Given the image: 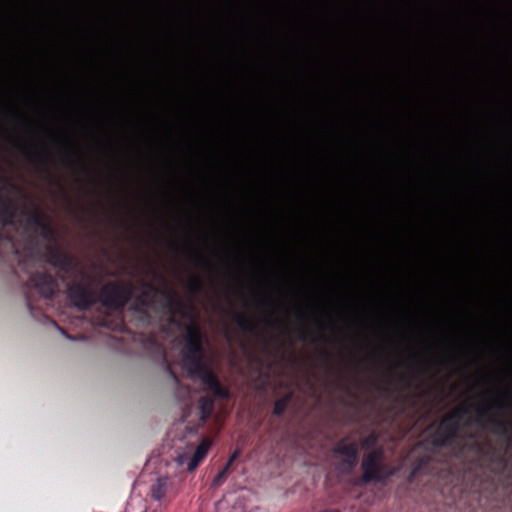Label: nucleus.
I'll return each mask as SVG.
<instances>
[{
    "mask_svg": "<svg viewBox=\"0 0 512 512\" xmlns=\"http://www.w3.org/2000/svg\"><path fill=\"white\" fill-rule=\"evenodd\" d=\"M100 324L113 330L120 329L124 325L121 317H117L113 322H110L107 318H103Z\"/></svg>",
    "mask_w": 512,
    "mask_h": 512,
    "instance_id": "a211bd4d",
    "label": "nucleus"
},
{
    "mask_svg": "<svg viewBox=\"0 0 512 512\" xmlns=\"http://www.w3.org/2000/svg\"><path fill=\"white\" fill-rule=\"evenodd\" d=\"M229 471H230V468H228V467H226V466H224V467L220 470V472H221L225 477H227V474L229 473Z\"/></svg>",
    "mask_w": 512,
    "mask_h": 512,
    "instance_id": "a878e982",
    "label": "nucleus"
},
{
    "mask_svg": "<svg viewBox=\"0 0 512 512\" xmlns=\"http://www.w3.org/2000/svg\"><path fill=\"white\" fill-rule=\"evenodd\" d=\"M2 180H3V179H2V178H0V181H2Z\"/></svg>",
    "mask_w": 512,
    "mask_h": 512,
    "instance_id": "c9c22d12",
    "label": "nucleus"
},
{
    "mask_svg": "<svg viewBox=\"0 0 512 512\" xmlns=\"http://www.w3.org/2000/svg\"><path fill=\"white\" fill-rule=\"evenodd\" d=\"M323 355H324L326 358H329V357H330V355H329L327 352H325V351L323 352Z\"/></svg>",
    "mask_w": 512,
    "mask_h": 512,
    "instance_id": "473e14b6",
    "label": "nucleus"
},
{
    "mask_svg": "<svg viewBox=\"0 0 512 512\" xmlns=\"http://www.w3.org/2000/svg\"><path fill=\"white\" fill-rule=\"evenodd\" d=\"M361 475L356 484L383 483L393 474L394 469L385 462V452L382 447L367 451L360 464Z\"/></svg>",
    "mask_w": 512,
    "mask_h": 512,
    "instance_id": "423d86ee",
    "label": "nucleus"
},
{
    "mask_svg": "<svg viewBox=\"0 0 512 512\" xmlns=\"http://www.w3.org/2000/svg\"><path fill=\"white\" fill-rule=\"evenodd\" d=\"M318 512H341V511L339 509L327 508V509L320 510Z\"/></svg>",
    "mask_w": 512,
    "mask_h": 512,
    "instance_id": "bb28decb",
    "label": "nucleus"
},
{
    "mask_svg": "<svg viewBox=\"0 0 512 512\" xmlns=\"http://www.w3.org/2000/svg\"><path fill=\"white\" fill-rule=\"evenodd\" d=\"M190 390H189V387L188 386H185V393L186 394H189Z\"/></svg>",
    "mask_w": 512,
    "mask_h": 512,
    "instance_id": "2f4dec72",
    "label": "nucleus"
},
{
    "mask_svg": "<svg viewBox=\"0 0 512 512\" xmlns=\"http://www.w3.org/2000/svg\"><path fill=\"white\" fill-rule=\"evenodd\" d=\"M25 301H26V306L27 308L32 311L33 307H32V303H31V300H30V297L29 295L27 294L26 297H25Z\"/></svg>",
    "mask_w": 512,
    "mask_h": 512,
    "instance_id": "393cba45",
    "label": "nucleus"
},
{
    "mask_svg": "<svg viewBox=\"0 0 512 512\" xmlns=\"http://www.w3.org/2000/svg\"><path fill=\"white\" fill-rule=\"evenodd\" d=\"M144 290L135 297L132 304V309L135 312L147 314L148 308H154L155 297L161 295L165 298V309L170 314L169 322L171 324H178L183 327L185 332V326L178 323L175 319L176 315L185 316L184 303L177 297L174 292L161 290L152 283H143Z\"/></svg>",
    "mask_w": 512,
    "mask_h": 512,
    "instance_id": "20e7f679",
    "label": "nucleus"
},
{
    "mask_svg": "<svg viewBox=\"0 0 512 512\" xmlns=\"http://www.w3.org/2000/svg\"><path fill=\"white\" fill-rule=\"evenodd\" d=\"M238 456H239V451H238V450L234 451V452L230 455V457H229V459H228L227 463H226L224 466H226V467H228V468H231V466L233 465V463L235 462V460L238 458Z\"/></svg>",
    "mask_w": 512,
    "mask_h": 512,
    "instance_id": "4be33fe9",
    "label": "nucleus"
},
{
    "mask_svg": "<svg viewBox=\"0 0 512 512\" xmlns=\"http://www.w3.org/2000/svg\"><path fill=\"white\" fill-rule=\"evenodd\" d=\"M471 448L479 453V454H486L488 455L489 453L492 454V456H494L495 460L499 462V464L504 468L506 463H505V459L501 456H495L494 455V450L492 448H489L486 452L484 451V447L481 443L477 442V441H474L471 445Z\"/></svg>",
    "mask_w": 512,
    "mask_h": 512,
    "instance_id": "2eb2a0df",
    "label": "nucleus"
},
{
    "mask_svg": "<svg viewBox=\"0 0 512 512\" xmlns=\"http://www.w3.org/2000/svg\"><path fill=\"white\" fill-rule=\"evenodd\" d=\"M46 262L65 275L77 273L79 279L67 284V297L80 310H86L99 303L108 311L121 314L134 296L131 283L121 280L108 281L96 293L91 288L92 277L82 269H78L77 258L60 246L48 243L45 246Z\"/></svg>",
    "mask_w": 512,
    "mask_h": 512,
    "instance_id": "f257e3e1",
    "label": "nucleus"
},
{
    "mask_svg": "<svg viewBox=\"0 0 512 512\" xmlns=\"http://www.w3.org/2000/svg\"><path fill=\"white\" fill-rule=\"evenodd\" d=\"M171 245H172L173 248L178 247V245L176 243H174V242H171Z\"/></svg>",
    "mask_w": 512,
    "mask_h": 512,
    "instance_id": "72a5a7b5",
    "label": "nucleus"
},
{
    "mask_svg": "<svg viewBox=\"0 0 512 512\" xmlns=\"http://www.w3.org/2000/svg\"><path fill=\"white\" fill-rule=\"evenodd\" d=\"M37 159L41 162H48L52 160V156L49 152L45 151L43 153L37 154Z\"/></svg>",
    "mask_w": 512,
    "mask_h": 512,
    "instance_id": "412c9836",
    "label": "nucleus"
},
{
    "mask_svg": "<svg viewBox=\"0 0 512 512\" xmlns=\"http://www.w3.org/2000/svg\"><path fill=\"white\" fill-rule=\"evenodd\" d=\"M377 444V436L374 433L369 434L361 441L362 448L368 449L369 451L372 449H376Z\"/></svg>",
    "mask_w": 512,
    "mask_h": 512,
    "instance_id": "f3484780",
    "label": "nucleus"
},
{
    "mask_svg": "<svg viewBox=\"0 0 512 512\" xmlns=\"http://www.w3.org/2000/svg\"><path fill=\"white\" fill-rule=\"evenodd\" d=\"M167 371L177 385H180V380L177 374L168 366Z\"/></svg>",
    "mask_w": 512,
    "mask_h": 512,
    "instance_id": "b1692460",
    "label": "nucleus"
},
{
    "mask_svg": "<svg viewBox=\"0 0 512 512\" xmlns=\"http://www.w3.org/2000/svg\"><path fill=\"white\" fill-rule=\"evenodd\" d=\"M60 144L64 145L67 148H70V144L67 141H61Z\"/></svg>",
    "mask_w": 512,
    "mask_h": 512,
    "instance_id": "cd10ccee",
    "label": "nucleus"
},
{
    "mask_svg": "<svg viewBox=\"0 0 512 512\" xmlns=\"http://www.w3.org/2000/svg\"><path fill=\"white\" fill-rule=\"evenodd\" d=\"M333 453L336 456H341V458L358 457V444L350 437H344L336 443Z\"/></svg>",
    "mask_w": 512,
    "mask_h": 512,
    "instance_id": "6e6552de",
    "label": "nucleus"
},
{
    "mask_svg": "<svg viewBox=\"0 0 512 512\" xmlns=\"http://www.w3.org/2000/svg\"><path fill=\"white\" fill-rule=\"evenodd\" d=\"M496 406L501 409L506 407V405L503 403H498Z\"/></svg>",
    "mask_w": 512,
    "mask_h": 512,
    "instance_id": "7c9ffc66",
    "label": "nucleus"
},
{
    "mask_svg": "<svg viewBox=\"0 0 512 512\" xmlns=\"http://www.w3.org/2000/svg\"><path fill=\"white\" fill-rule=\"evenodd\" d=\"M476 424L482 428H490L495 434L508 436L509 425L490 413V406L461 405L447 413L440 421L432 435L431 442L435 447H449L457 439H474V433L461 435V427L469 428Z\"/></svg>",
    "mask_w": 512,
    "mask_h": 512,
    "instance_id": "7ed1b4c3",
    "label": "nucleus"
},
{
    "mask_svg": "<svg viewBox=\"0 0 512 512\" xmlns=\"http://www.w3.org/2000/svg\"><path fill=\"white\" fill-rule=\"evenodd\" d=\"M69 149H70V150H72V151L74 152V154H77V151H75V150L72 148V146H71V145H70V148H69Z\"/></svg>",
    "mask_w": 512,
    "mask_h": 512,
    "instance_id": "f704fd0d",
    "label": "nucleus"
},
{
    "mask_svg": "<svg viewBox=\"0 0 512 512\" xmlns=\"http://www.w3.org/2000/svg\"><path fill=\"white\" fill-rule=\"evenodd\" d=\"M234 321L236 322L237 326L244 332H252L256 327L255 322L244 313L235 314Z\"/></svg>",
    "mask_w": 512,
    "mask_h": 512,
    "instance_id": "ddd939ff",
    "label": "nucleus"
},
{
    "mask_svg": "<svg viewBox=\"0 0 512 512\" xmlns=\"http://www.w3.org/2000/svg\"><path fill=\"white\" fill-rule=\"evenodd\" d=\"M186 247L189 250L191 257L197 266L205 268L207 270H212L213 266L208 258H206L200 252L192 249L190 246H186Z\"/></svg>",
    "mask_w": 512,
    "mask_h": 512,
    "instance_id": "4468645a",
    "label": "nucleus"
},
{
    "mask_svg": "<svg viewBox=\"0 0 512 512\" xmlns=\"http://www.w3.org/2000/svg\"><path fill=\"white\" fill-rule=\"evenodd\" d=\"M58 328H59V330H60V331H61V332H62V333L67 337V338H69V339H73L72 337H70L69 335H67V334L65 333L64 329H62V328H60V327H58Z\"/></svg>",
    "mask_w": 512,
    "mask_h": 512,
    "instance_id": "c85d7f7f",
    "label": "nucleus"
},
{
    "mask_svg": "<svg viewBox=\"0 0 512 512\" xmlns=\"http://www.w3.org/2000/svg\"><path fill=\"white\" fill-rule=\"evenodd\" d=\"M211 445H212V440L210 438L202 439V441L197 446L192 458L190 459V461L187 465L188 471H193L199 466V464L206 457Z\"/></svg>",
    "mask_w": 512,
    "mask_h": 512,
    "instance_id": "1a4fd4ad",
    "label": "nucleus"
},
{
    "mask_svg": "<svg viewBox=\"0 0 512 512\" xmlns=\"http://www.w3.org/2000/svg\"><path fill=\"white\" fill-rule=\"evenodd\" d=\"M293 397H294L293 392H288L284 396L276 399L274 402V406H273V415L277 416V417H281L285 413V411H286L287 407L289 406V404L291 403Z\"/></svg>",
    "mask_w": 512,
    "mask_h": 512,
    "instance_id": "9b49d317",
    "label": "nucleus"
},
{
    "mask_svg": "<svg viewBox=\"0 0 512 512\" xmlns=\"http://www.w3.org/2000/svg\"><path fill=\"white\" fill-rule=\"evenodd\" d=\"M18 215L25 218V229L37 232L46 222L45 215L40 209L29 210L19 205L9 196L0 195V226L1 228L14 226Z\"/></svg>",
    "mask_w": 512,
    "mask_h": 512,
    "instance_id": "39448f33",
    "label": "nucleus"
},
{
    "mask_svg": "<svg viewBox=\"0 0 512 512\" xmlns=\"http://www.w3.org/2000/svg\"><path fill=\"white\" fill-rule=\"evenodd\" d=\"M143 512H147V511H143Z\"/></svg>",
    "mask_w": 512,
    "mask_h": 512,
    "instance_id": "e433bc0d",
    "label": "nucleus"
},
{
    "mask_svg": "<svg viewBox=\"0 0 512 512\" xmlns=\"http://www.w3.org/2000/svg\"><path fill=\"white\" fill-rule=\"evenodd\" d=\"M168 489V478L159 477L155 483L150 487V495L156 500L160 501L167 493Z\"/></svg>",
    "mask_w": 512,
    "mask_h": 512,
    "instance_id": "9d476101",
    "label": "nucleus"
},
{
    "mask_svg": "<svg viewBox=\"0 0 512 512\" xmlns=\"http://www.w3.org/2000/svg\"><path fill=\"white\" fill-rule=\"evenodd\" d=\"M358 463V457H342L338 460L336 468L342 475H351Z\"/></svg>",
    "mask_w": 512,
    "mask_h": 512,
    "instance_id": "f8f14e48",
    "label": "nucleus"
},
{
    "mask_svg": "<svg viewBox=\"0 0 512 512\" xmlns=\"http://www.w3.org/2000/svg\"><path fill=\"white\" fill-rule=\"evenodd\" d=\"M204 339V333L196 322L186 324L180 351L183 369L190 377L199 379L203 384V391L211 394L201 396L197 402L202 424L212 416L215 400L231 398L229 389L221 384L216 373L205 362Z\"/></svg>",
    "mask_w": 512,
    "mask_h": 512,
    "instance_id": "f03ea898",
    "label": "nucleus"
},
{
    "mask_svg": "<svg viewBox=\"0 0 512 512\" xmlns=\"http://www.w3.org/2000/svg\"><path fill=\"white\" fill-rule=\"evenodd\" d=\"M36 233H38L42 239L48 242H52L55 239V231L47 222H45Z\"/></svg>",
    "mask_w": 512,
    "mask_h": 512,
    "instance_id": "dca6fc26",
    "label": "nucleus"
},
{
    "mask_svg": "<svg viewBox=\"0 0 512 512\" xmlns=\"http://www.w3.org/2000/svg\"><path fill=\"white\" fill-rule=\"evenodd\" d=\"M310 336V332L306 328H301L298 333V338L302 341H306Z\"/></svg>",
    "mask_w": 512,
    "mask_h": 512,
    "instance_id": "5701e85b",
    "label": "nucleus"
},
{
    "mask_svg": "<svg viewBox=\"0 0 512 512\" xmlns=\"http://www.w3.org/2000/svg\"><path fill=\"white\" fill-rule=\"evenodd\" d=\"M189 289L192 292H198L203 288V282L198 276H192L188 282Z\"/></svg>",
    "mask_w": 512,
    "mask_h": 512,
    "instance_id": "6ab92c4d",
    "label": "nucleus"
},
{
    "mask_svg": "<svg viewBox=\"0 0 512 512\" xmlns=\"http://www.w3.org/2000/svg\"><path fill=\"white\" fill-rule=\"evenodd\" d=\"M226 477L219 471L217 475L214 477L211 486L218 487L224 483Z\"/></svg>",
    "mask_w": 512,
    "mask_h": 512,
    "instance_id": "aec40b11",
    "label": "nucleus"
},
{
    "mask_svg": "<svg viewBox=\"0 0 512 512\" xmlns=\"http://www.w3.org/2000/svg\"><path fill=\"white\" fill-rule=\"evenodd\" d=\"M29 284L48 299H51L59 288L57 280L45 270L32 274L29 278Z\"/></svg>",
    "mask_w": 512,
    "mask_h": 512,
    "instance_id": "0eeeda50",
    "label": "nucleus"
},
{
    "mask_svg": "<svg viewBox=\"0 0 512 512\" xmlns=\"http://www.w3.org/2000/svg\"><path fill=\"white\" fill-rule=\"evenodd\" d=\"M6 239L8 242H10L13 245V237L12 236H6Z\"/></svg>",
    "mask_w": 512,
    "mask_h": 512,
    "instance_id": "c756f323",
    "label": "nucleus"
}]
</instances>
